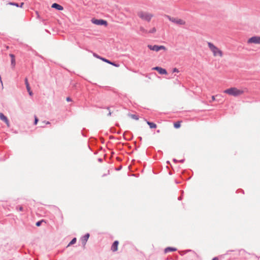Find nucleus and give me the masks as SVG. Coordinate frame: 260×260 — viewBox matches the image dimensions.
Listing matches in <instances>:
<instances>
[{"label": "nucleus", "mask_w": 260, "mask_h": 260, "mask_svg": "<svg viewBox=\"0 0 260 260\" xmlns=\"http://www.w3.org/2000/svg\"><path fill=\"white\" fill-rule=\"evenodd\" d=\"M212 260H218L217 257H214Z\"/></svg>", "instance_id": "nucleus-37"}, {"label": "nucleus", "mask_w": 260, "mask_h": 260, "mask_svg": "<svg viewBox=\"0 0 260 260\" xmlns=\"http://www.w3.org/2000/svg\"><path fill=\"white\" fill-rule=\"evenodd\" d=\"M89 237V234H86L82 238V244L84 245H85V244H86V242L87 241Z\"/></svg>", "instance_id": "nucleus-15"}, {"label": "nucleus", "mask_w": 260, "mask_h": 260, "mask_svg": "<svg viewBox=\"0 0 260 260\" xmlns=\"http://www.w3.org/2000/svg\"><path fill=\"white\" fill-rule=\"evenodd\" d=\"M18 209H19V210L20 211H23V207H22V206H19V207H18Z\"/></svg>", "instance_id": "nucleus-29"}, {"label": "nucleus", "mask_w": 260, "mask_h": 260, "mask_svg": "<svg viewBox=\"0 0 260 260\" xmlns=\"http://www.w3.org/2000/svg\"><path fill=\"white\" fill-rule=\"evenodd\" d=\"M93 56L94 57H96L97 58H99V59H100L101 60V58H102V57L99 56L98 55H97V54H96L95 53L93 54Z\"/></svg>", "instance_id": "nucleus-26"}, {"label": "nucleus", "mask_w": 260, "mask_h": 260, "mask_svg": "<svg viewBox=\"0 0 260 260\" xmlns=\"http://www.w3.org/2000/svg\"><path fill=\"white\" fill-rule=\"evenodd\" d=\"M140 30L141 31L144 33H154L156 31V28L155 27L152 28L149 31L145 30L143 27H141Z\"/></svg>", "instance_id": "nucleus-11"}, {"label": "nucleus", "mask_w": 260, "mask_h": 260, "mask_svg": "<svg viewBox=\"0 0 260 260\" xmlns=\"http://www.w3.org/2000/svg\"><path fill=\"white\" fill-rule=\"evenodd\" d=\"M168 18L170 21L177 24L180 25H183L185 24V21L183 19L176 17H171L170 16H168Z\"/></svg>", "instance_id": "nucleus-4"}, {"label": "nucleus", "mask_w": 260, "mask_h": 260, "mask_svg": "<svg viewBox=\"0 0 260 260\" xmlns=\"http://www.w3.org/2000/svg\"><path fill=\"white\" fill-rule=\"evenodd\" d=\"M247 43L248 44H260V36H253L248 39Z\"/></svg>", "instance_id": "nucleus-5"}, {"label": "nucleus", "mask_w": 260, "mask_h": 260, "mask_svg": "<svg viewBox=\"0 0 260 260\" xmlns=\"http://www.w3.org/2000/svg\"><path fill=\"white\" fill-rule=\"evenodd\" d=\"M246 89H238L236 87H231L223 91V92L230 95L238 96L243 94Z\"/></svg>", "instance_id": "nucleus-2"}, {"label": "nucleus", "mask_w": 260, "mask_h": 260, "mask_svg": "<svg viewBox=\"0 0 260 260\" xmlns=\"http://www.w3.org/2000/svg\"><path fill=\"white\" fill-rule=\"evenodd\" d=\"M43 221H44V220H41V221H38V222L36 223V225H37V226H40V225H41V223H42V222H43Z\"/></svg>", "instance_id": "nucleus-24"}, {"label": "nucleus", "mask_w": 260, "mask_h": 260, "mask_svg": "<svg viewBox=\"0 0 260 260\" xmlns=\"http://www.w3.org/2000/svg\"><path fill=\"white\" fill-rule=\"evenodd\" d=\"M38 121H39L38 118H37V117L36 116H35V122H34V124L35 125H36L37 124Z\"/></svg>", "instance_id": "nucleus-25"}, {"label": "nucleus", "mask_w": 260, "mask_h": 260, "mask_svg": "<svg viewBox=\"0 0 260 260\" xmlns=\"http://www.w3.org/2000/svg\"><path fill=\"white\" fill-rule=\"evenodd\" d=\"M0 82H1V84H2V86H3V82H2V78H1V76H0Z\"/></svg>", "instance_id": "nucleus-32"}, {"label": "nucleus", "mask_w": 260, "mask_h": 260, "mask_svg": "<svg viewBox=\"0 0 260 260\" xmlns=\"http://www.w3.org/2000/svg\"><path fill=\"white\" fill-rule=\"evenodd\" d=\"M101 60H103V61L105 62H107L109 64H110L111 65H113L116 67H119V64H116L114 62H111L110 61V60L105 58H101Z\"/></svg>", "instance_id": "nucleus-14"}, {"label": "nucleus", "mask_w": 260, "mask_h": 260, "mask_svg": "<svg viewBox=\"0 0 260 260\" xmlns=\"http://www.w3.org/2000/svg\"><path fill=\"white\" fill-rule=\"evenodd\" d=\"M25 84L26 85V89L27 91H29V89H30V87L29 86L28 80L27 78H25Z\"/></svg>", "instance_id": "nucleus-20"}, {"label": "nucleus", "mask_w": 260, "mask_h": 260, "mask_svg": "<svg viewBox=\"0 0 260 260\" xmlns=\"http://www.w3.org/2000/svg\"><path fill=\"white\" fill-rule=\"evenodd\" d=\"M146 122L151 128H155L157 127L156 124L153 122H149L148 121H146Z\"/></svg>", "instance_id": "nucleus-17"}, {"label": "nucleus", "mask_w": 260, "mask_h": 260, "mask_svg": "<svg viewBox=\"0 0 260 260\" xmlns=\"http://www.w3.org/2000/svg\"><path fill=\"white\" fill-rule=\"evenodd\" d=\"M101 60H103V61L105 62H107L109 64H110L111 65H113L116 67H119V64H116L114 62H111L110 61V60L105 58H101Z\"/></svg>", "instance_id": "nucleus-13"}, {"label": "nucleus", "mask_w": 260, "mask_h": 260, "mask_svg": "<svg viewBox=\"0 0 260 260\" xmlns=\"http://www.w3.org/2000/svg\"><path fill=\"white\" fill-rule=\"evenodd\" d=\"M27 91L28 92L29 94L30 95H31H31H32V92L31 91L30 89H29V91Z\"/></svg>", "instance_id": "nucleus-30"}, {"label": "nucleus", "mask_w": 260, "mask_h": 260, "mask_svg": "<svg viewBox=\"0 0 260 260\" xmlns=\"http://www.w3.org/2000/svg\"><path fill=\"white\" fill-rule=\"evenodd\" d=\"M51 7L53 8H55L58 10H60V11H62L63 9V8L62 6H61V5H60L58 4H56V3L53 4L52 5Z\"/></svg>", "instance_id": "nucleus-12"}, {"label": "nucleus", "mask_w": 260, "mask_h": 260, "mask_svg": "<svg viewBox=\"0 0 260 260\" xmlns=\"http://www.w3.org/2000/svg\"><path fill=\"white\" fill-rule=\"evenodd\" d=\"M0 119L4 121L8 127L10 126V123L8 118L2 113H0Z\"/></svg>", "instance_id": "nucleus-9"}, {"label": "nucleus", "mask_w": 260, "mask_h": 260, "mask_svg": "<svg viewBox=\"0 0 260 260\" xmlns=\"http://www.w3.org/2000/svg\"><path fill=\"white\" fill-rule=\"evenodd\" d=\"M8 5H13V6H15L17 7H19V5L17 3H12V2H10V3H8Z\"/></svg>", "instance_id": "nucleus-23"}, {"label": "nucleus", "mask_w": 260, "mask_h": 260, "mask_svg": "<svg viewBox=\"0 0 260 260\" xmlns=\"http://www.w3.org/2000/svg\"><path fill=\"white\" fill-rule=\"evenodd\" d=\"M10 56L11 57V65L12 66L13 68H14L15 66V64H16V62H15V56L14 54H10Z\"/></svg>", "instance_id": "nucleus-16"}, {"label": "nucleus", "mask_w": 260, "mask_h": 260, "mask_svg": "<svg viewBox=\"0 0 260 260\" xmlns=\"http://www.w3.org/2000/svg\"><path fill=\"white\" fill-rule=\"evenodd\" d=\"M207 45L213 57L219 58L223 57L224 53L221 48L211 42H208Z\"/></svg>", "instance_id": "nucleus-1"}, {"label": "nucleus", "mask_w": 260, "mask_h": 260, "mask_svg": "<svg viewBox=\"0 0 260 260\" xmlns=\"http://www.w3.org/2000/svg\"><path fill=\"white\" fill-rule=\"evenodd\" d=\"M181 121H178L174 123V127L176 128H178L181 126Z\"/></svg>", "instance_id": "nucleus-19"}, {"label": "nucleus", "mask_w": 260, "mask_h": 260, "mask_svg": "<svg viewBox=\"0 0 260 260\" xmlns=\"http://www.w3.org/2000/svg\"><path fill=\"white\" fill-rule=\"evenodd\" d=\"M138 15L141 19L147 22L150 21L151 19L153 17L152 14L144 11L139 12Z\"/></svg>", "instance_id": "nucleus-3"}, {"label": "nucleus", "mask_w": 260, "mask_h": 260, "mask_svg": "<svg viewBox=\"0 0 260 260\" xmlns=\"http://www.w3.org/2000/svg\"><path fill=\"white\" fill-rule=\"evenodd\" d=\"M212 99V101H214L215 100V96L213 95L211 98Z\"/></svg>", "instance_id": "nucleus-31"}, {"label": "nucleus", "mask_w": 260, "mask_h": 260, "mask_svg": "<svg viewBox=\"0 0 260 260\" xmlns=\"http://www.w3.org/2000/svg\"><path fill=\"white\" fill-rule=\"evenodd\" d=\"M36 13L37 14V16H38V17H39V15L38 12L36 11Z\"/></svg>", "instance_id": "nucleus-36"}, {"label": "nucleus", "mask_w": 260, "mask_h": 260, "mask_svg": "<svg viewBox=\"0 0 260 260\" xmlns=\"http://www.w3.org/2000/svg\"><path fill=\"white\" fill-rule=\"evenodd\" d=\"M67 101L69 102V101H71V99L70 98L68 97V98H67Z\"/></svg>", "instance_id": "nucleus-34"}, {"label": "nucleus", "mask_w": 260, "mask_h": 260, "mask_svg": "<svg viewBox=\"0 0 260 260\" xmlns=\"http://www.w3.org/2000/svg\"><path fill=\"white\" fill-rule=\"evenodd\" d=\"M148 47L151 50L155 51H159L160 50H163L164 51L166 50V48L162 45L158 46V45H148Z\"/></svg>", "instance_id": "nucleus-6"}, {"label": "nucleus", "mask_w": 260, "mask_h": 260, "mask_svg": "<svg viewBox=\"0 0 260 260\" xmlns=\"http://www.w3.org/2000/svg\"><path fill=\"white\" fill-rule=\"evenodd\" d=\"M76 242V238H74L72 240V241L70 242V243L68 244V246H69L70 245H72Z\"/></svg>", "instance_id": "nucleus-22"}, {"label": "nucleus", "mask_w": 260, "mask_h": 260, "mask_svg": "<svg viewBox=\"0 0 260 260\" xmlns=\"http://www.w3.org/2000/svg\"><path fill=\"white\" fill-rule=\"evenodd\" d=\"M173 72H174V73H175V72L178 73L179 72V70L177 68H174L173 70Z\"/></svg>", "instance_id": "nucleus-27"}, {"label": "nucleus", "mask_w": 260, "mask_h": 260, "mask_svg": "<svg viewBox=\"0 0 260 260\" xmlns=\"http://www.w3.org/2000/svg\"><path fill=\"white\" fill-rule=\"evenodd\" d=\"M152 70L157 71L161 75L167 74V70L165 69L161 68V67H156L152 68Z\"/></svg>", "instance_id": "nucleus-8"}, {"label": "nucleus", "mask_w": 260, "mask_h": 260, "mask_svg": "<svg viewBox=\"0 0 260 260\" xmlns=\"http://www.w3.org/2000/svg\"><path fill=\"white\" fill-rule=\"evenodd\" d=\"M176 250H177V249L176 248L169 247H167L165 249V252L166 253H167V252H171V251H175Z\"/></svg>", "instance_id": "nucleus-18"}, {"label": "nucleus", "mask_w": 260, "mask_h": 260, "mask_svg": "<svg viewBox=\"0 0 260 260\" xmlns=\"http://www.w3.org/2000/svg\"><path fill=\"white\" fill-rule=\"evenodd\" d=\"M119 242L118 241H115L111 246V250L113 252H115L118 250V246Z\"/></svg>", "instance_id": "nucleus-10"}, {"label": "nucleus", "mask_w": 260, "mask_h": 260, "mask_svg": "<svg viewBox=\"0 0 260 260\" xmlns=\"http://www.w3.org/2000/svg\"><path fill=\"white\" fill-rule=\"evenodd\" d=\"M43 123L45 124H50V122L49 121H47V122L44 121Z\"/></svg>", "instance_id": "nucleus-35"}, {"label": "nucleus", "mask_w": 260, "mask_h": 260, "mask_svg": "<svg viewBox=\"0 0 260 260\" xmlns=\"http://www.w3.org/2000/svg\"><path fill=\"white\" fill-rule=\"evenodd\" d=\"M107 109L109 111V112L108 115L109 116H110L111 115V112L110 110V108H109V107H107Z\"/></svg>", "instance_id": "nucleus-28"}, {"label": "nucleus", "mask_w": 260, "mask_h": 260, "mask_svg": "<svg viewBox=\"0 0 260 260\" xmlns=\"http://www.w3.org/2000/svg\"><path fill=\"white\" fill-rule=\"evenodd\" d=\"M23 5H24V3H21L20 4V8H22V7H23Z\"/></svg>", "instance_id": "nucleus-33"}, {"label": "nucleus", "mask_w": 260, "mask_h": 260, "mask_svg": "<svg viewBox=\"0 0 260 260\" xmlns=\"http://www.w3.org/2000/svg\"><path fill=\"white\" fill-rule=\"evenodd\" d=\"M131 117L133 119H134L135 120H138L139 119V117L137 115H134V114H131L130 115Z\"/></svg>", "instance_id": "nucleus-21"}, {"label": "nucleus", "mask_w": 260, "mask_h": 260, "mask_svg": "<svg viewBox=\"0 0 260 260\" xmlns=\"http://www.w3.org/2000/svg\"><path fill=\"white\" fill-rule=\"evenodd\" d=\"M91 22L96 25H106L107 24V22L106 21L101 19H92L91 20Z\"/></svg>", "instance_id": "nucleus-7"}]
</instances>
